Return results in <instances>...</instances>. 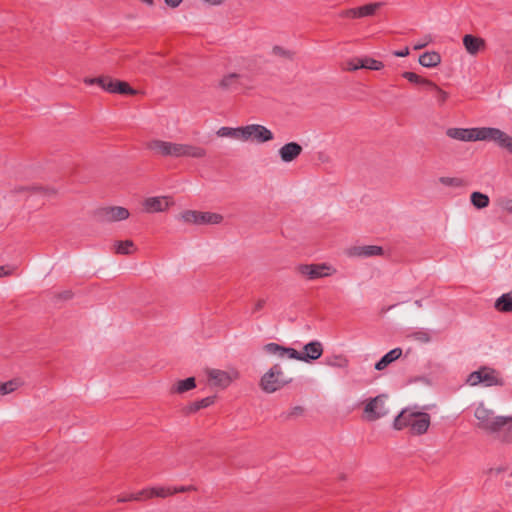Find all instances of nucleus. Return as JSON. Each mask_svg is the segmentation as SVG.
<instances>
[{"mask_svg":"<svg viewBox=\"0 0 512 512\" xmlns=\"http://www.w3.org/2000/svg\"><path fill=\"white\" fill-rule=\"evenodd\" d=\"M446 135L452 139L466 142L493 141L499 147L512 153V137L498 128H449Z\"/></svg>","mask_w":512,"mask_h":512,"instance_id":"f257e3e1","label":"nucleus"},{"mask_svg":"<svg viewBox=\"0 0 512 512\" xmlns=\"http://www.w3.org/2000/svg\"><path fill=\"white\" fill-rule=\"evenodd\" d=\"M430 415L425 412H415L411 409H403L394 419L393 427L396 430L409 429L413 435H422L430 426Z\"/></svg>","mask_w":512,"mask_h":512,"instance_id":"f03ea898","label":"nucleus"},{"mask_svg":"<svg viewBox=\"0 0 512 512\" xmlns=\"http://www.w3.org/2000/svg\"><path fill=\"white\" fill-rule=\"evenodd\" d=\"M292 382V378L286 379L279 364H274L260 380V387L266 393H274Z\"/></svg>","mask_w":512,"mask_h":512,"instance_id":"7ed1b4c3","label":"nucleus"},{"mask_svg":"<svg viewBox=\"0 0 512 512\" xmlns=\"http://www.w3.org/2000/svg\"><path fill=\"white\" fill-rule=\"evenodd\" d=\"M474 417L477 419V428L491 435L501 416L480 403L474 410Z\"/></svg>","mask_w":512,"mask_h":512,"instance_id":"20e7f679","label":"nucleus"},{"mask_svg":"<svg viewBox=\"0 0 512 512\" xmlns=\"http://www.w3.org/2000/svg\"><path fill=\"white\" fill-rule=\"evenodd\" d=\"M467 382L471 386H476L480 383H483L487 387L503 385V381L498 377L496 371L488 367H482L479 370L472 372L468 376Z\"/></svg>","mask_w":512,"mask_h":512,"instance_id":"39448f33","label":"nucleus"},{"mask_svg":"<svg viewBox=\"0 0 512 512\" xmlns=\"http://www.w3.org/2000/svg\"><path fill=\"white\" fill-rule=\"evenodd\" d=\"M274 135L267 127L260 124H250L242 126V141H256L257 143H265L272 141Z\"/></svg>","mask_w":512,"mask_h":512,"instance_id":"423d86ee","label":"nucleus"},{"mask_svg":"<svg viewBox=\"0 0 512 512\" xmlns=\"http://www.w3.org/2000/svg\"><path fill=\"white\" fill-rule=\"evenodd\" d=\"M147 148L163 157L181 158L182 143L155 139L148 142Z\"/></svg>","mask_w":512,"mask_h":512,"instance_id":"0eeeda50","label":"nucleus"},{"mask_svg":"<svg viewBox=\"0 0 512 512\" xmlns=\"http://www.w3.org/2000/svg\"><path fill=\"white\" fill-rule=\"evenodd\" d=\"M182 219L186 223L197 225L203 224H219L223 220V216L213 212H201L194 210H187L182 213Z\"/></svg>","mask_w":512,"mask_h":512,"instance_id":"6e6552de","label":"nucleus"},{"mask_svg":"<svg viewBox=\"0 0 512 512\" xmlns=\"http://www.w3.org/2000/svg\"><path fill=\"white\" fill-rule=\"evenodd\" d=\"M297 271L307 279L315 280L332 275L335 272V269L326 263L301 264L297 267Z\"/></svg>","mask_w":512,"mask_h":512,"instance_id":"1a4fd4ad","label":"nucleus"},{"mask_svg":"<svg viewBox=\"0 0 512 512\" xmlns=\"http://www.w3.org/2000/svg\"><path fill=\"white\" fill-rule=\"evenodd\" d=\"M365 418L368 421H375L388 414L385 407V396L378 395L370 399L364 407Z\"/></svg>","mask_w":512,"mask_h":512,"instance_id":"9d476101","label":"nucleus"},{"mask_svg":"<svg viewBox=\"0 0 512 512\" xmlns=\"http://www.w3.org/2000/svg\"><path fill=\"white\" fill-rule=\"evenodd\" d=\"M96 215L102 222H117L126 220L130 213L125 207L109 206L98 209Z\"/></svg>","mask_w":512,"mask_h":512,"instance_id":"9b49d317","label":"nucleus"},{"mask_svg":"<svg viewBox=\"0 0 512 512\" xmlns=\"http://www.w3.org/2000/svg\"><path fill=\"white\" fill-rule=\"evenodd\" d=\"M248 77L240 73H228L218 83V87L224 91H239L247 88L245 81Z\"/></svg>","mask_w":512,"mask_h":512,"instance_id":"f8f14e48","label":"nucleus"},{"mask_svg":"<svg viewBox=\"0 0 512 512\" xmlns=\"http://www.w3.org/2000/svg\"><path fill=\"white\" fill-rule=\"evenodd\" d=\"M495 439L502 443H512V415L501 416L495 430L491 434Z\"/></svg>","mask_w":512,"mask_h":512,"instance_id":"ddd939ff","label":"nucleus"},{"mask_svg":"<svg viewBox=\"0 0 512 512\" xmlns=\"http://www.w3.org/2000/svg\"><path fill=\"white\" fill-rule=\"evenodd\" d=\"M207 374L212 385L220 388L228 387L232 381L238 377L236 371L229 373L219 369H210Z\"/></svg>","mask_w":512,"mask_h":512,"instance_id":"4468645a","label":"nucleus"},{"mask_svg":"<svg viewBox=\"0 0 512 512\" xmlns=\"http://www.w3.org/2000/svg\"><path fill=\"white\" fill-rule=\"evenodd\" d=\"M303 352L297 351V360L310 363L319 359L323 354V346L319 341H311L307 343Z\"/></svg>","mask_w":512,"mask_h":512,"instance_id":"2eb2a0df","label":"nucleus"},{"mask_svg":"<svg viewBox=\"0 0 512 512\" xmlns=\"http://www.w3.org/2000/svg\"><path fill=\"white\" fill-rule=\"evenodd\" d=\"M170 204L169 197L155 196L146 198L143 202V208L147 213L164 212L169 208Z\"/></svg>","mask_w":512,"mask_h":512,"instance_id":"dca6fc26","label":"nucleus"},{"mask_svg":"<svg viewBox=\"0 0 512 512\" xmlns=\"http://www.w3.org/2000/svg\"><path fill=\"white\" fill-rule=\"evenodd\" d=\"M303 151L302 146L297 142H288L278 150V155L282 162L290 163L297 159Z\"/></svg>","mask_w":512,"mask_h":512,"instance_id":"f3484780","label":"nucleus"},{"mask_svg":"<svg viewBox=\"0 0 512 512\" xmlns=\"http://www.w3.org/2000/svg\"><path fill=\"white\" fill-rule=\"evenodd\" d=\"M263 350L268 353L275 355L279 358H290L297 360V350L291 347H285L278 343L270 342L264 345Z\"/></svg>","mask_w":512,"mask_h":512,"instance_id":"a211bd4d","label":"nucleus"},{"mask_svg":"<svg viewBox=\"0 0 512 512\" xmlns=\"http://www.w3.org/2000/svg\"><path fill=\"white\" fill-rule=\"evenodd\" d=\"M116 80L117 79H114L110 76H99L94 78L86 77L84 78L83 82L88 86L96 84L100 86L104 91L114 94Z\"/></svg>","mask_w":512,"mask_h":512,"instance_id":"6ab92c4d","label":"nucleus"},{"mask_svg":"<svg viewBox=\"0 0 512 512\" xmlns=\"http://www.w3.org/2000/svg\"><path fill=\"white\" fill-rule=\"evenodd\" d=\"M351 256L368 258L383 254V248L377 245L355 246L349 250Z\"/></svg>","mask_w":512,"mask_h":512,"instance_id":"aec40b11","label":"nucleus"},{"mask_svg":"<svg viewBox=\"0 0 512 512\" xmlns=\"http://www.w3.org/2000/svg\"><path fill=\"white\" fill-rule=\"evenodd\" d=\"M463 45L469 54L476 55L479 51L485 48V41L480 37L466 34L463 37Z\"/></svg>","mask_w":512,"mask_h":512,"instance_id":"412c9836","label":"nucleus"},{"mask_svg":"<svg viewBox=\"0 0 512 512\" xmlns=\"http://www.w3.org/2000/svg\"><path fill=\"white\" fill-rule=\"evenodd\" d=\"M206 155L207 151L205 148L198 145L182 143L181 157L202 159L205 158Z\"/></svg>","mask_w":512,"mask_h":512,"instance_id":"4be33fe9","label":"nucleus"},{"mask_svg":"<svg viewBox=\"0 0 512 512\" xmlns=\"http://www.w3.org/2000/svg\"><path fill=\"white\" fill-rule=\"evenodd\" d=\"M402 355V349L397 347L386 353L376 364L375 369L384 370L388 365L399 359Z\"/></svg>","mask_w":512,"mask_h":512,"instance_id":"5701e85b","label":"nucleus"},{"mask_svg":"<svg viewBox=\"0 0 512 512\" xmlns=\"http://www.w3.org/2000/svg\"><path fill=\"white\" fill-rule=\"evenodd\" d=\"M419 63L427 68L436 67L441 63V56L436 51L425 52L419 56Z\"/></svg>","mask_w":512,"mask_h":512,"instance_id":"b1692460","label":"nucleus"},{"mask_svg":"<svg viewBox=\"0 0 512 512\" xmlns=\"http://www.w3.org/2000/svg\"><path fill=\"white\" fill-rule=\"evenodd\" d=\"M495 309L503 313H512V291L502 294L494 305Z\"/></svg>","mask_w":512,"mask_h":512,"instance_id":"393cba45","label":"nucleus"},{"mask_svg":"<svg viewBox=\"0 0 512 512\" xmlns=\"http://www.w3.org/2000/svg\"><path fill=\"white\" fill-rule=\"evenodd\" d=\"M196 387V381L194 377H188L184 380H179L172 388V392L182 394Z\"/></svg>","mask_w":512,"mask_h":512,"instance_id":"a878e982","label":"nucleus"},{"mask_svg":"<svg viewBox=\"0 0 512 512\" xmlns=\"http://www.w3.org/2000/svg\"><path fill=\"white\" fill-rule=\"evenodd\" d=\"M214 402H215V396L205 397V398H203L201 400H198V401H195V402L191 403L186 408V412L187 413H195V412L199 411L202 408H207V407L211 406Z\"/></svg>","mask_w":512,"mask_h":512,"instance_id":"bb28decb","label":"nucleus"},{"mask_svg":"<svg viewBox=\"0 0 512 512\" xmlns=\"http://www.w3.org/2000/svg\"><path fill=\"white\" fill-rule=\"evenodd\" d=\"M114 249L117 254L130 255L135 251L134 243L131 240L116 241Z\"/></svg>","mask_w":512,"mask_h":512,"instance_id":"cd10ccee","label":"nucleus"},{"mask_svg":"<svg viewBox=\"0 0 512 512\" xmlns=\"http://www.w3.org/2000/svg\"><path fill=\"white\" fill-rule=\"evenodd\" d=\"M22 385H23V382L19 378H15V379L9 380L7 382L1 383L0 384V395L4 396L7 394H10V393L14 392L15 390H17Z\"/></svg>","mask_w":512,"mask_h":512,"instance_id":"c85d7f7f","label":"nucleus"},{"mask_svg":"<svg viewBox=\"0 0 512 512\" xmlns=\"http://www.w3.org/2000/svg\"><path fill=\"white\" fill-rule=\"evenodd\" d=\"M217 136L219 137H231L235 139H242V126L241 127H221L216 132Z\"/></svg>","mask_w":512,"mask_h":512,"instance_id":"c756f323","label":"nucleus"},{"mask_svg":"<svg viewBox=\"0 0 512 512\" xmlns=\"http://www.w3.org/2000/svg\"><path fill=\"white\" fill-rule=\"evenodd\" d=\"M325 364L335 368H347L349 360L343 355H333L325 358Z\"/></svg>","mask_w":512,"mask_h":512,"instance_id":"7c9ffc66","label":"nucleus"},{"mask_svg":"<svg viewBox=\"0 0 512 512\" xmlns=\"http://www.w3.org/2000/svg\"><path fill=\"white\" fill-rule=\"evenodd\" d=\"M382 6V3H370L361 7H357L358 18L372 16Z\"/></svg>","mask_w":512,"mask_h":512,"instance_id":"2f4dec72","label":"nucleus"},{"mask_svg":"<svg viewBox=\"0 0 512 512\" xmlns=\"http://www.w3.org/2000/svg\"><path fill=\"white\" fill-rule=\"evenodd\" d=\"M471 203L478 209L486 208L489 205V197L481 192L471 194Z\"/></svg>","mask_w":512,"mask_h":512,"instance_id":"473e14b6","label":"nucleus"},{"mask_svg":"<svg viewBox=\"0 0 512 512\" xmlns=\"http://www.w3.org/2000/svg\"><path fill=\"white\" fill-rule=\"evenodd\" d=\"M402 77L407 79L411 83L418 84V85H424L427 88L429 87V85H432V81H430L426 78H423L414 72H409V71L403 72Z\"/></svg>","mask_w":512,"mask_h":512,"instance_id":"72a5a7b5","label":"nucleus"},{"mask_svg":"<svg viewBox=\"0 0 512 512\" xmlns=\"http://www.w3.org/2000/svg\"><path fill=\"white\" fill-rule=\"evenodd\" d=\"M114 94L135 95L137 90L132 88L127 82L116 80Z\"/></svg>","mask_w":512,"mask_h":512,"instance_id":"f704fd0d","label":"nucleus"},{"mask_svg":"<svg viewBox=\"0 0 512 512\" xmlns=\"http://www.w3.org/2000/svg\"><path fill=\"white\" fill-rule=\"evenodd\" d=\"M428 88L434 92V95L440 105L444 104L449 97L448 93L442 90L434 82H432V85H429Z\"/></svg>","mask_w":512,"mask_h":512,"instance_id":"c9c22d12","label":"nucleus"},{"mask_svg":"<svg viewBox=\"0 0 512 512\" xmlns=\"http://www.w3.org/2000/svg\"><path fill=\"white\" fill-rule=\"evenodd\" d=\"M363 61L364 63H361L360 66H363V68L365 69L378 71L384 67V64L381 61H378L370 57H364Z\"/></svg>","mask_w":512,"mask_h":512,"instance_id":"e433bc0d","label":"nucleus"},{"mask_svg":"<svg viewBox=\"0 0 512 512\" xmlns=\"http://www.w3.org/2000/svg\"><path fill=\"white\" fill-rule=\"evenodd\" d=\"M151 493H152V498L153 497L166 498L170 495L175 494V491H172V489L169 487H152Z\"/></svg>","mask_w":512,"mask_h":512,"instance_id":"4c0bfd02","label":"nucleus"},{"mask_svg":"<svg viewBox=\"0 0 512 512\" xmlns=\"http://www.w3.org/2000/svg\"><path fill=\"white\" fill-rule=\"evenodd\" d=\"M304 413V408L302 406H295L291 408L289 411L281 414V417L284 420H290L299 416H302Z\"/></svg>","mask_w":512,"mask_h":512,"instance_id":"58836bf2","label":"nucleus"},{"mask_svg":"<svg viewBox=\"0 0 512 512\" xmlns=\"http://www.w3.org/2000/svg\"><path fill=\"white\" fill-rule=\"evenodd\" d=\"M272 53H273V55H275L277 57L285 58V59H289V60H292L293 56H294V53L292 51L285 49L284 47H281V46H274L272 49Z\"/></svg>","mask_w":512,"mask_h":512,"instance_id":"ea45409f","label":"nucleus"},{"mask_svg":"<svg viewBox=\"0 0 512 512\" xmlns=\"http://www.w3.org/2000/svg\"><path fill=\"white\" fill-rule=\"evenodd\" d=\"M149 498H152L151 488H145L141 491L130 494V499H133L134 501H142Z\"/></svg>","mask_w":512,"mask_h":512,"instance_id":"a19ab883","label":"nucleus"},{"mask_svg":"<svg viewBox=\"0 0 512 512\" xmlns=\"http://www.w3.org/2000/svg\"><path fill=\"white\" fill-rule=\"evenodd\" d=\"M439 181L445 186L461 187L463 180L457 177H441Z\"/></svg>","mask_w":512,"mask_h":512,"instance_id":"79ce46f5","label":"nucleus"},{"mask_svg":"<svg viewBox=\"0 0 512 512\" xmlns=\"http://www.w3.org/2000/svg\"><path fill=\"white\" fill-rule=\"evenodd\" d=\"M31 190V195H43V196H47V197H50V196H53L56 194V191L54 189H51V188H44V187H32L30 188Z\"/></svg>","mask_w":512,"mask_h":512,"instance_id":"37998d69","label":"nucleus"},{"mask_svg":"<svg viewBox=\"0 0 512 512\" xmlns=\"http://www.w3.org/2000/svg\"><path fill=\"white\" fill-rule=\"evenodd\" d=\"M414 339L427 343L431 340L430 333L427 330H419L413 333Z\"/></svg>","mask_w":512,"mask_h":512,"instance_id":"c03bdc74","label":"nucleus"},{"mask_svg":"<svg viewBox=\"0 0 512 512\" xmlns=\"http://www.w3.org/2000/svg\"><path fill=\"white\" fill-rule=\"evenodd\" d=\"M361 63H364L363 58H354L348 62V69L355 71L363 68V66H360Z\"/></svg>","mask_w":512,"mask_h":512,"instance_id":"a18cd8bd","label":"nucleus"},{"mask_svg":"<svg viewBox=\"0 0 512 512\" xmlns=\"http://www.w3.org/2000/svg\"><path fill=\"white\" fill-rule=\"evenodd\" d=\"M340 17H343V18H358L357 7L342 11L340 13Z\"/></svg>","mask_w":512,"mask_h":512,"instance_id":"49530a36","label":"nucleus"},{"mask_svg":"<svg viewBox=\"0 0 512 512\" xmlns=\"http://www.w3.org/2000/svg\"><path fill=\"white\" fill-rule=\"evenodd\" d=\"M431 40H432L431 36H426L423 41H417L414 44L413 49L414 50H420V49L426 47L431 42Z\"/></svg>","mask_w":512,"mask_h":512,"instance_id":"de8ad7c7","label":"nucleus"},{"mask_svg":"<svg viewBox=\"0 0 512 512\" xmlns=\"http://www.w3.org/2000/svg\"><path fill=\"white\" fill-rule=\"evenodd\" d=\"M500 206L503 210L512 214V199H502Z\"/></svg>","mask_w":512,"mask_h":512,"instance_id":"09e8293b","label":"nucleus"},{"mask_svg":"<svg viewBox=\"0 0 512 512\" xmlns=\"http://www.w3.org/2000/svg\"><path fill=\"white\" fill-rule=\"evenodd\" d=\"M72 296H73V293L70 290H65L58 294V298L61 300H69L72 298Z\"/></svg>","mask_w":512,"mask_h":512,"instance_id":"8fccbe9b","label":"nucleus"},{"mask_svg":"<svg viewBox=\"0 0 512 512\" xmlns=\"http://www.w3.org/2000/svg\"><path fill=\"white\" fill-rule=\"evenodd\" d=\"M13 273V269L8 266H0V277L9 276Z\"/></svg>","mask_w":512,"mask_h":512,"instance_id":"3c124183","label":"nucleus"},{"mask_svg":"<svg viewBox=\"0 0 512 512\" xmlns=\"http://www.w3.org/2000/svg\"><path fill=\"white\" fill-rule=\"evenodd\" d=\"M409 48L408 47H405L404 49L402 50H397V51H394L393 52V55L396 56V57H406L409 55Z\"/></svg>","mask_w":512,"mask_h":512,"instance_id":"603ef678","label":"nucleus"},{"mask_svg":"<svg viewBox=\"0 0 512 512\" xmlns=\"http://www.w3.org/2000/svg\"><path fill=\"white\" fill-rule=\"evenodd\" d=\"M266 304V301L264 299H259L255 305H254V308H253V313L257 312V311H260L261 309H263V307L265 306Z\"/></svg>","mask_w":512,"mask_h":512,"instance_id":"864d4df0","label":"nucleus"},{"mask_svg":"<svg viewBox=\"0 0 512 512\" xmlns=\"http://www.w3.org/2000/svg\"><path fill=\"white\" fill-rule=\"evenodd\" d=\"M165 3L172 7V8H175V7H178L180 5V3L182 2V0H164Z\"/></svg>","mask_w":512,"mask_h":512,"instance_id":"5fc2aeb1","label":"nucleus"},{"mask_svg":"<svg viewBox=\"0 0 512 512\" xmlns=\"http://www.w3.org/2000/svg\"><path fill=\"white\" fill-rule=\"evenodd\" d=\"M118 502H128V501H134L133 499H130V494L127 496H121L117 499Z\"/></svg>","mask_w":512,"mask_h":512,"instance_id":"6e6d98bb","label":"nucleus"},{"mask_svg":"<svg viewBox=\"0 0 512 512\" xmlns=\"http://www.w3.org/2000/svg\"><path fill=\"white\" fill-rule=\"evenodd\" d=\"M203 1L210 5H220L223 0H203Z\"/></svg>","mask_w":512,"mask_h":512,"instance_id":"4d7b16f0","label":"nucleus"},{"mask_svg":"<svg viewBox=\"0 0 512 512\" xmlns=\"http://www.w3.org/2000/svg\"><path fill=\"white\" fill-rule=\"evenodd\" d=\"M187 489L185 487H180L178 489H172V491H175V493L177 492H185Z\"/></svg>","mask_w":512,"mask_h":512,"instance_id":"13d9d810","label":"nucleus"},{"mask_svg":"<svg viewBox=\"0 0 512 512\" xmlns=\"http://www.w3.org/2000/svg\"><path fill=\"white\" fill-rule=\"evenodd\" d=\"M415 305H416L417 307H422V301H421V300H416V301H415Z\"/></svg>","mask_w":512,"mask_h":512,"instance_id":"bf43d9fd","label":"nucleus"},{"mask_svg":"<svg viewBox=\"0 0 512 512\" xmlns=\"http://www.w3.org/2000/svg\"><path fill=\"white\" fill-rule=\"evenodd\" d=\"M339 479L342 480V481L346 480V475L345 474H340L339 475Z\"/></svg>","mask_w":512,"mask_h":512,"instance_id":"052dcab7","label":"nucleus"},{"mask_svg":"<svg viewBox=\"0 0 512 512\" xmlns=\"http://www.w3.org/2000/svg\"><path fill=\"white\" fill-rule=\"evenodd\" d=\"M142 1L145 2L148 5H152L153 4V0H142Z\"/></svg>","mask_w":512,"mask_h":512,"instance_id":"680f3d73","label":"nucleus"}]
</instances>
